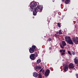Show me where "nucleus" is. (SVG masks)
Segmentation results:
<instances>
[{
  "mask_svg": "<svg viewBox=\"0 0 78 78\" xmlns=\"http://www.w3.org/2000/svg\"><path fill=\"white\" fill-rule=\"evenodd\" d=\"M30 5L29 11H30L31 12L34 10L33 11V14L34 16H36L37 12H41L42 11L43 6L42 5H38L37 7L36 8L37 3L33 1L31 2L30 3Z\"/></svg>",
  "mask_w": 78,
  "mask_h": 78,
  "instance_id": "f257e3e1",
  "label": "nucleus"
},
{
  "mask_svg": "<svg viewBox=\"0 0 78 78\" xmlns=\"http://www.w3.org/2000/svg\"><path fill=\"white\" fill-rule=\"evenodd\" d=\"M65 39L66 41L69 44L73 45V42L72 40L71 39L70 37L69 36H66L65 37Z\"/></svg>",
  "mask_w": 78,
  "mask_h": 78,
  "instance_id": "f03ea898",
  "label": "nucleus"
},
{
  "mask_svg": "<svg viewBox=\"0 0 78 78\" xmlns=\"http://www.w3.org/2000/svg\"><path fill=\"white\" fill-rule=\"evenodd\" d=\"M36 49V47L35 45L32 46V48H30L29 49V51L30 53H33Z\"/></svg>",
  "mask_w": 78,
  "mask_h": 78,
  "instance_id": "7ed1b4c3",
  "label": "nucleus"
},
{
  "mask_svg": "<svg viewBox=\"0 0 78 78\" xmlns=\"http://www.w3.org/2000/svg\"><path fill=\"white\" fill-rule=\"evenodd\" d=\"M72 39L73 42H74L75 44H78V37H76V38H75V37H74L72 38Z\"/></svg>",
  "mask_w": 78,
  "mask_h": 78,
  "instance_id": "20e7f679",
  "label": "nucleus"
},
{
  "mask_svg": "<svg viewBox=\"0 0 78 78\" xmlns=\"http://www.w3.org/2000/svg\"><path fill=\"white\" fill-rule=\"evenodd\" d=\"M62 44L60 45V47L61 48L64 49V47H65V46H67V44L65 41H62Z\"/></svg>",
  "mask_w": 78,
  "mask_h": 78,
  "instance_id": "39448f33",
  "label": "nucleus"
},
{
  "mask_svg": "<svg viewBox=\"0 0 78 78\" xmlns=\"http://www.w3.org/2000/svg\"><path fill=\"white\" fill-rule=\"evenodd\" d=\"M35 54H31L30 56V58L31 60H35L36 57H35Z\"/></svg>",
  "mask_w": 78,
  "mask_h": 78,
  "instance_id": "423d86ee",
  "label": "nucleus"
},
{
  "mask_svg": "<svg viewBox=\"0 0 78 78\" xmlns=\"http://www.w3.org/2000/svg\"><path fill=\"white\" fill-rule=\"evenodd\" d=\"M68 66L69 68L70 69H73L74 67H75V66L74 65V64L72 63H70L69 64Z\"/></svg>",
  "mask_w": 78,
  "mask_h": 78,
  "instance_id": "0eeeda50",
  "label": "nucleus"
},
{
  "mask_svg": "<svg viewBox=\"0 0 78 78\" xmlns=\"http://www.w3.org/2000/svg\"><path fill=\"white\" fill-rule=\"evenodd\" d=\"M69 69V65H66L63 68V70L64 71H67Z\"/></svg>",
  "mask_w": 78,
  "mask_h": 78,
  "instance_id": "6e6552de",
  "label": "nucleus"
},
{
  "mask_svg": "<svg viewBox=\"0 0 78 78\" xmlns=\"http://www.w3.org/2000/svg\"><path fill=\"white\" fill-rule=\"evenodd\" d=\"M50 73V70L48 69L46 70L45 72V76H48Z\"/></svg>",
  "mask_w": 78,
  "mask_h": 78,
  "instance_id": "1a4fd4ad",
  "label": "nucleus"
},
{
  "mask_svg": "<svg viewBox=\"0 0 78 78\" xmlns=\"http://www.w3.org/2000/svg\"><path fill=\"white\" fill-rule=\"evenodd\" d=\"M33 75L34 77H37V76H38V74L36 72H34L33 73Z\"/></svg>",
  "mask_w": 78,
  "mask_h": 78,
  "instance_id": "9d476101",
  "label": "nucleus"
},
{
  "mask_svg": "<svg viewBox=\"0 0 78 78\" xmlns=\"http://www.w3.org/2000/svg\"><path fill=\"white\" fill-rule=\"evenodd\" d=\"M74 62L75 64H78V58H76L74 59Z\"/></svg>",
  "mask_w": 78,
  "mask_h": 78,
  "instance_id": "9b49d317",
  "label": "nucleus"
},
{
  "mask_svg": "<svg viewBox=\"0 0 78 78\" xmlns=\"http://www.w3.org/2000/svg\"><path fill=\"white\" fill-rule=\"evenodd\" d=\"M41 62V60L40 59H38L37 61V63L38 64Z\"/></svg>",
  "mask_w": 78,
  "mask_h": 78,
  "instance_id": "f8f14e48",
  "label": "nucleus"
},
{
  "mask_svg": "<svg viewBox=\"0 0 78 78\" xmlns=\"http://www.w3.org/2000/svg\"><path fill=\"white\" fill-rule=\"evenodd\" d=\"M69 2H70V0H66L65 1L66 4H68V3H69Z\"/></svg>",
  "mask_w": 78,
  "mask_h": 78,
  "instance_id": "ddd939ff",
  "label": "nucleus"
},
{
  "mask_svg": "<svg viewBox=\"0 0 78 78\" xmlns=\"http://www.w3.org/2000/svg\"><path fill=\"white\" fill-rule=\"evenodd\" d=\"M35 59L38 56V54L37 53V52H35Z\"/></svg>",
  "mask_w": 78,
  "mask_h": 78,
  "instance_id": "4468645a",
  "label": "nucleus"
},
{
  "mask_svg": "<svg viewBox=\"0 0 78 78\" xmlns=\"http://www.w3.org/2000/svg\"><path fill=\"white\" fill-rule=\"evenodd\" d=\"M69 55H70L71 56H72V54L71 53V52L69 51H67Z\"/></svg>",
  "mask_w": 78,
  "mask_h": 78,
  "instance_id": "2eb2a0df",
  "label": "nucleus"
},
{
  "mask_svg": "<svg viewBox=\"0 0 78 78\" xmlns=\"http://www.w3.org/2000/svg\"><path fill=\"white\" fill-rule=\"evenodd\" d=\"M38 77L40 78H42V75L40 73L38 74Z\"/></svg>",
  "mask_w": 78,
  "mask_h": 78,
  "instance_id": "dca6fc26",
  "label": "nucleus"
},
{
  "mask_svg": "<svg viewBox=\"0 0 78 78\" xmlns=\"http://www.w3.org/2000/svg\"><path fill=\"white\" fill-rule=\"evenodd\" d=\"M72 53L73 55H75V51H72Z\"/></svg>",
  "mask_w": 78,
  "mask_h": 78,
  "instance_id": "f3484780",
  "label": "nucleus"
},
{
  "mask_svg": "<svg viewBox=\"0 0 78 78\" xmlns=\"http://www.w3.org/2000/svg\"><path fill=\"white\" fill-rule=\"evenodd\" d=\"M58 31H59L58 34L61 35L62 34V32H61V30H59Z\"/></svg>",
  "mask_w": 78,
  "mask_h": 78,
  "instance_id": "a211bd4d",
  "label": "nucleus"
},
{
  "mask_svg": "<svg viewBox=\"0 0 78 78\" xmlns=\"http://www.w3.org/2000/svg\"><path fill=\"white\" fill-rule=\"evenodd\" d=\"M57 25H58V27H59V28H60V27H61V25H60V23H57Z\"/></svg>",
  "mask_w": 78,
  "mask_h": 78,
  "instance_id": "6ab92c4d",
  "label": "nucleus"
},
{
  "mask_svg": "<svg viewBox=\"0 0 78 78\" xmlns=\"http://www.w3.org/2000/svg\"><path fill=\"white\" fill-rule=\"evenodd\" d=\"M65 52H62L61 53V55H62V56H64V55H65Z\"/></svg>",
  "mask_w": 78,
  "mask_h": 78,
  "instance_id": "aec40b11",
  "label": "nucleus"
},
{
  "mask_svg": "<svg viewBox=\"0 0 78 78\" xmlns=\"http://www.w3.org/2000/svg\"><path fill=\"white\" fill-rule=\"evenodd\" d=\"M41 66H38V69H41Z\"/></svg>",
  "mask_w": 78,
  "mask_h": 78,
  "instance_id": "412c9836",
  "label": "nucleus"
},
{
  "mask_svg": "<svg viewBox=\"0 0 78 78\" xmlns=\"http://www.w3.org/2000/svg\"><path fill=\"white\" fill-rule=\"evenodd\" d=\"M38 69V66H36L35 67V70H36V69Z\"/></svg>",
  "mask_w": 78,
  "mask_h": 78,
  "instance_id": "4be33fe9",
  "label": "nucleus"
},
{
  "mask_svg": "<svg viewBox=\"0 0 78 78\" xmlns=\"http://www.w3.org/2000/svg\"><path fill=\"white\" fill-rule=\"evenodd\" d=\"M51 38H49L48 39V41H51Z\"/></svg>",
  "mask_w": 78,
  "mask_h": 78,
  "instance_id": "5701e85b",
  "label": "nucleus"
},
{
  "mask_svg": "<svg viewBox=\"0 0 78 78\" xmlns=\"http://www.w3.org/2000/svg\"><path fill=\"white\" fill-rule=\"evenodd\" d=\"M62 51H63V53H65V51H66V50H62Z\"/></svg>",
  "mask_w": 78,
  "mask_h": 78,
  "instance_id": "b1692460",
  "label": "nucleus"
},
{
  "mask_svg": "<svg viewBox=\"0 0 78 78\" xmlns=\"http://www.w3.org/2000/svg\"><path fill=\"white\" fill-rule=\"evenodd\" d=\"M44 69H43V70H42V73H43L44 74Z\"/></svg>",
  "mask_w": 78,
  "mask_h": 78,
  "instance_id": "393cba45",
  "label": "nucleus"
},
{
  "mask_svg": "<svg viewBox=\"0 0 78 78\" xmlns=\"http://www.w3.org/2000/svg\"><path fill=\"white\" fill-rule=\"evenodd\" d=\"M43 70V68L41 69L40 70V72H42Z\"/></svg>",
  "mask_w": 78,
  "mask_h": 78,
  "instance_id": "a878e982",
  "label": "nucleus"
},
{
  "mask_svg": "<svg viewBox=\"0 0 78 78\" xmlns=\"http://www.w3.org/2000/svg\"><path fill=\"white\" fill-rule=\"evenodd\" d=\"M76 77L77 78H78V74H76Z\"/></svg>",
  "mask_w": 78,
  "mask_h": 78,
  "instance_id": "bb28decb",
  "label": "nucleus"
},
{
  "mask_svg": "<svg viewBox=\"0 0 78 78\" xmlns=\"http://www.w3.org/2000/svg\"><path fill=\"white\" fill-rule=\"evenodd\" d=\"M62 50H60V53H62Z\"/></svg>",
  "mask_w": 78,
  "mask_h": 78,
  "instance_id": "cd10ccee",
  "label": "nucleus"
},
{
  "mask_svg": "<svg viewBox=\"0 0 78 78\" xmlns=\"http://www.w3.org/2000/svg\"><path fill=\"white\" fill-rule=\"evenodd\" d=\"M59 32H58V31H57L56 33V34H59Z\"/></svg>",
  "mask_w": 78,
  "mask_h": 78,
  "instance_id": "c85d7f7f",
  "label": "nucleus"
},
{
  "mask_svg": "<svg viewBox=\"0 0 78 78\" xmlns=\"http://www.w3.org/2000/svg\"><path fill=\"white\" fill-rule=\"evenodd\" d=\"M51 48H52L51 47H49V50H51Z\"/></svg>",
  "mask_w": 78,
  "mask_h": 78,
  "instance_id": "c756f323",
  "label": "nucleus"
},
{
  "mask_svg": "<svg viewBox=\"0 0 78 78\" xmlns=\"http://www.w3.org/2000/svg\"><path fill=\"white\" fill-rule=\"evenodd\" d=\"M64 1H65V0H62V2H64Z\"/></svg>",
  "mask_w": 78,
  "mask_h": 78,
  "instance_id": "7c9ffc66",
  "label": "nucleus"
},
{
  "mask_svg": "<svg viewBox=\"0 0 78 78\" xmlns=\"http://www.w3.org/2000/svg\"><path fill=\"white\" fill-rule=\"evenodd\" d=\"M48 22H50V21L48 20Z\"/></svg>",
  "mask_w": 78,
  "mask_h": 78,
  "instance_id": "2f4dec72",
  "label": "nucleus"
},
{
  "mask_svg": "<svg viewBox=\"0 0 78 78\" xmlns=\"http://www.w3.org/2000/svg\"><path fill=\"white\" fill-rule=\"evenodd\" d=\"M77 66H78V64H77Z\"/></svg>",
  "mask_w": 78,
  "mask_h": 78,
  "instance_id": "473e14b6",
  "label": "nucleus"
}]
</instances>
